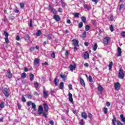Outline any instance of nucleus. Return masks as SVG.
I'll return each instance as SVG.
<instances>
[{
    "label": "nucleus",
    "instance_id": "nucleus-37",
    "mask_svg": "<svg viewBox=\"0 0 125 125\" xmlns=\"http://www.w3.org/2000/svg\"><path fill=\"white\" fill-rule=\"evenodd\" d=\"M34 85L36 89H38V87H39V83H38V82L34 83Z\"/></svg>",
    "mask_w": 125,
    "mask_h": 125
},
{
    "label": "nucleus",
    "instance_id": "nucleus-30",
    "mask_svg": "<svg viewBox=\"0 0 125 125\" xmlns=\"http://www.w3.org/2000/svg\"><path fill=\"white\" fill-rule=\"evenodd\" d=\"M26 77H27V74H26V73H23L21 74V78L22 79H25Z\"/></svg>",
    "mask_w": 125,
    "mask_h": 125
},
{
    "label": "nucleus",
    "instance_id": "nucleus-59",
    "mask_svg": "<svg viewBox=\"0 0 125 125\" xmlns=\"http://www.w3.org/2000/svg\"><path fill=\"white\" fill-rule=\"evenodd\" d=\"M77 50H78V48H77V46H74V51H77Z\"/></svg>",
    "mask_w": 125,
    "mask_h": 125
},
{
    "label": "nucleus",
    "instance_id": "nucleus-45",
    "mask_svg": "<svg viewBox=\"0 0 125 125\" xmlns=\"http://www.w3.org/2000/svg\"><path fill=\"white\" fill-rule=\"evenodd\" d=\"M34 95H36V96H39L40 95V93H38V92H34L33 93Z\"/></svg>",
    "mask_w": 125,
    "mask_h": 125
},
{
    "label": "nucleus",
    "instance_id": "nucleus-43",
    "mask_svg": "<svg viewBox=\"0 0 125 125\" xmlns=\"http://www.w3.org/2000/svg\"><path fill=\"white\" fill-rule=\"evenodd\" d=\"M88 117L90 120H91V119H92V114H91L90 113H88Z\"/></svg>",
    "mask_w": 125,
    "mask_h": 125
},
{
    "label": "nucleus",
    "instance_id": "nucleus-57",
    "mask_svg": "<svg viewBox=\"0 0 125 125\" xmlns=\"http://www.w3.org/2000/svg\"><path fill=\"white\" fill-rule=\"evenodd\" d=\"M106 106H107V107H110V103H109V102H106Z\"/></svg>",
    "mask_w": 125,
    "mask_h": 125
},
{
    "label": "nucleus",
    "instance_id": "nucleus-48",
    "mask_svg": "<svg viewBox=\"0 0 125 125\" xmlns=\"http://www.w3.org/2000/svg\"><path fill=\"white\" fill-rule=\"evenodd\" d=\"M32 104H33V103H32V102L31 101H29L27 102V106H31V105H32Z\"/></svg>",
    "mask_w": 125,
    "mask_h": 125
},
{
    "label": "nucleus",
    "instance_id": "nucleus-14",
    "mask_svg": "<svg viewBox=\"0 0 125 125\" xmlns=\"http://www.w3.org/2000/svg\"><path fill=\"white\" fill-rule=\"evenodd\" d=\"M69 68L70 69V70L71 71V72H73V71H74V70L76 69V65H73L72 64H71L70 65H69Z\"/></svg>",
    "mask_w": 125,
    "mask_h": 125
},
{
    "label": "nucleus",
    "instance_id": "nucleus-42",
    "mask_svg": "<svg viewBox=\"0 0 125 125\" xmlns=\"http://www.w3.org/2000/svg\"><path fill=\"white\" fill-rule=\"evenodd\" d=\"M83 23L82 22H81L79 24V28H83Z\"/></svg>",
    "mask_w": 125,
    "mask_h": 125
},
{
    "label": "nucleus",
    "instance_id": "nucleus-23",
    "mask_svg": "<svg viewBox=\"0 0 125 125\" xmlns=\"http://www.w3.org/2000/svg\"><path fill=\"white\" fill-rule=\"evenodd\" d=\"M32 108L34 110V111H37V106L36 105V104L35 103H33L32 104Z\"/></svg>",
    "mask_w": 125,
    "mask_h": 125
},
{
    "label": "nucleus",
    "instance_id": "nucleus-61",
    "mask_svg": "<svg viewBox=\"0 0 125 125\" xmlns=\"http://www.w3.org/2000/svg\"><path fill=\"white\" fill-rule=\"evenodd\" d=\"M31 51H34L35 50V48L34 47H31L30 48Z\"/></svg>",
    "mask_w": 125,
    "mask_h": 125
},
{
    "label": "nucleus",
    "instance_id": "nucleus-5",
    "mask_svg": "<svg viewBox=\"0 0 125 125\" xmlns=\"http://www.w3.org/2000/svg\"><path fill=\"white\" fill-rule=\"evenodd\" d=\"M68 99L69 101H70L71 103L74 104V101L73 100V95L70 92L68 93Z\"/></svg>",
    "mask_w": 125,
    "mask_h": 125
},
{
    "label": "nucleus",
    "instance_id": "nucleus-2",
    "mask_svg": "<svg viewBox=\"0 0 125 125\" xmlns=\"http://www.w3.org/2000/svg\"><path fill=\"white\" fill-rule=\"evenodd\" d=\"M3 93L6 97H8V96H9V89L4 88L3 90Z\"/></svg>",
    "mask_w": 125,
    "mask_h": 125
},
{
    "label": "nucleus",
    "instance_id": "nucleus-32",
    "mask_svg": "<svg viewBox=\"0 0 125 125\" xmlns=\"http://www.w3.org/2000/svg\"><path fill=\"white\" fill-rule=\"evenodd\" d=\"M36 36L37 37H40L41 35H42V31L41 30H38V32L36 33Z\"/></svg>",
    "mask_w": 125,
    "mask_h": 125
},
{
    "label": "nucleus",
    "instance_id": "nucleus-33",
    "mask_svg": "<svg viewBox=\"0 0 125 125\" xmlns=\"http://www.w3.org/2000/svg\"><path fill=\"white\" fill-rule=\"evenodd\" d=\"M43 95L44 97H47V95H48V92L43 91Z\"/></svg>",
    "mask_w": 125,
    "mask_h": 125
},
{
    "label": "nucleus",
    "instance_id": "nucleus-64",
    "mask_svg": "<svg viewBox=\"0 0 125 125\" xmlns=\"http://www.w3.org/2000/svg\"><path fill=\"white\" fill-rule=\"evenodd\" d=\"M42 115H43V116H44V117L45 118H46V114L45 113L43 112V113H42Z\"/></svg>",
    "mask_w": 125,
    "mask_h": 125
},
{
    "label": "nucleus",
    "instance_id": "nucleus-63",
    "mask_svg": "<svg viewBox=\"0 0 125 125\" xmlns=\"http://www.w3.org/2000/svg\"><path fill=\"white\" fill-rule=\"evenodd\" d=\"M17 41H20V37H19V36H18L16 38Z\"/></svg>",
    "mask_w": 125,
    "mask_h": 125
},
{
    "label": "nucleus",
    "instance_id": "nucleus-25",
    "mask_svg": "<svg viewBox=\"0 0 125 125\" xmlns=\"http://www.w3.org/2000/svg\"><path fill=\"white\" fill-rule=\"evenodd\" d=\"M97 47H98V45L97 43H95L93 47V49L94 51H96V49H97Z\"/></svg>",
    "mask_w": 125,
    "mask_h": 125
},
{
    "label": "nucleus",
    "instance_id": "nucleus-7",
    "mask_svg": "<svg viewBox=\"0 0 125 125\" xmlns=\"http://www.w3.org/2000/svg\"><path fill=\"white\" fill-rule=\"evenodd\" d=\"M116 123L118 124V121H117V118H116V116H115L114 115H113L112 124L113 125H116Z\"/></svg>",
    "mask_w": 125,
    "mask_h": 125
},
{
    "label": "nucleus",
    "instance_id": "nucleus-40",
    "mask_svg": "<svg viewBox=\"0 0 125 125\" xmlns=\"http://www.w3.org/2000/svg\"><path fill=\"white\" fill-rule=\"evenodd\" d=\"M89 29H90V27H89L88 25H86L85 28V31H88Z\"/></svg>",
    "mask_w": 125,
    "mask_h": 125
},
{
    "label": "nucleus",
    "instance_id": "nucleus-56",
    "mask_svg": "<svg viewBox=\"0 0 125 125\" xmlns=\"http://www.w3.org/2000/svg\"><path fill=\"white\" fill-rule=\"evenodd\" d=\"M59 12H62L63 11V9L61 8H59L58 10Z\"/></svg>",
    "mask_w": 125,
    "mask_h": 125
},
{
    "label": "nucleus",
    "instance_id": "nucleus-34",
    "mask_svg": "<svg viewBox=\"0 0 125 125\" xmlns=\"http://www.w3.org/2000/svg\"><path fill=\"white\" fill-rule=\"evenodd\" d=\"M52 35L50 34H48L47 36H46V38H48L49 40H52Z\"/></svg>",
    "mask_w": 125,
    "mask_h": 125
},
{
    "label": "nucleus",
    "instance_id": "nucleus-39",
    "mask_svg": "<svg viewBox=\"0 0 125 125\" xmlns=\"http://www.w3.org/2000/svg\"><path fill=\"white\" fill-rule=\"evenodd\" d=\"M103 110L104 114H107L108 113V108H107L106 107H104Z\"/></svg>",
    "mask_w": 125,
    "mask_h": 125
},
{
    "label": "nucleus",
    "instance_id": "nucleus-1",
    "mask_svg": "<svg viewBox=\"0 0 125 125\" xmlns=\"http://www.w3.org/2000/svg\"><path fill=\"white\" fill-rule=\"evenodd\" d=\"M118 78L121 79H123L125 78V73H124V70L123 69V68H121L119 70L118 73Z\"/></svg>",
    "mask_w": 125,
    "mask_h": 125
},
{
    "label": "nucleus",
    "instance_id": "nucleus-36",
    "mask_svg": "<svg viewBox=\"0 0 125 125\" xmlns=\"http://www.w3.org/2000/svg\"><path fill=\"white\" fill-rule=\"evenodd\" d=\"M4 35L5 38H8V36H9V34H8V33H7V32L6 31H4Z\"/></svg>",
    "mask_w": 125,
    "mask_h": 125
},
{
    "label": "nucleus",
    "instance_id": "nucleus-58",
    "mask_svg": "<svg viewBox=\"0 0 125 125\" xmlns=\"http://www.w3.org/2000/svg\"><path fill=\"white\" fill-rule=\"evenodd\" d=\"M68 87H69V89H70V90H71L72 89V85L69 84V85H68Z\"/></svg>",
    "mask_w": 125,
    "mask_h": 125
},
{
    "label": "nucleus",
    "instance_id": "nucleus-3",
    "mask_svg": "<svg viewBox=\"0 0 125 125\" xmlns=\"http://www.w3.org/2000/svg\"><path fill=\"white\" fill-rule=\"evenodd\" d=\"M49 10L51 11V12H52L53 14H56L57 11L56 9H54L51 5H49Z\"/></svg>",
    "mask_w": 125,
    "mask_h": 125
},
{
    "label": "nucleus",
    "instance_id": "nucleus-16",
    "mask_svg": "<svg viewBox=\"0 0 125 125\" xmlns=\"http://www.w3.org/2000/svg\"><path fill=\"white\" fill-rule=\"evenodd\" d=\"M84 58L85 59H88L89 58V54L87 52H85L84 54Z\"/></svg>",
    "mask_w": 125,
    "mask_h": 125
},
{
    "label": "nucleus",
    "instance_id": "nucleus-53",
    "mask_svg": "<svg viewBox=\"0 0 125 125\" xmlns=\"http://www.w3.org/2000/svg\"><path fill=\"white\" fill-rule=\"evenodd\" d=\"M92 1L95 2V4H97V2H98V0H92Z\"/></svg>",
    "mask_w": 125,
    "mask_h": 125
},
{
    "label": "nucleus",
    "instance_id": "nucleus-10",
    "mask_svg": "<svg viewBox=\"0 0 125 125\" xmlns=\"http://www.w3.org/2000/svg\"><path fill=\"white\" fill-rule=\"evenodd\" d=\"M53 18L56 21H60V17L58 15H54L53 16Z\"/></svg>",
    "mask_w": 125,
    "mask_h": 125
},
{
    "label": "nucleus",
    "instance_id": "nucleus-11",
    "mask_svg": "<svg viewBox=\"0 0 125 125\" xmlns=\"http://www.w3.org/2000/svg\"><path fill=\"white\" fill-rule=\"evenodd\" d=\"M81 117L83 119H87V114L85 112H82L81 114Z\"/></svg>",
    "mask_w": 125,
    "mask_h": 125
},
{
    "label": "nucleus",
    "instance_id": "nucleus-60",
    "mask_svg": "<svg viewBox=\"0 0 125 125\" xmlns=\"http://www.w3.org/2000/svg\"><path fill=\"white\" fill-rule=\"evenodd\" d=\"M20 7L21 8H23V7H24V4L23 3H21L20 4Z\"/></svg>",
    "mask_w": 125,
    "mask_h": 125
},
{
    "label": "nucleus",
    "instance_id": "nucleus-50",
    "mask_svg": "<svg viewBox=\"0 0 125 125\" xmlns=\"http://www.w3.org/2000/svg\"><path fill=\"white\" fill-rule=\"evenodd\" d=\"M49 124H50V125H54V122H53V121H52V120H50L49 122Z\"/></svg>",
    "mask_w": 125,
    "mask_h": 125
},
{
    "label": "nucleus",
    "instance_id": "nucleus-55",
    "mask_svg": "<svg viewBox=\"0 0 125 125\" xmlns=\"http://www.w3.org/2000/svg\"><path fill=\"white\" fill-rule=\"evenodd\" d=\"M84 45H85V46H88V45L89 44V43H88V42H85L84 43Z\"/></svg>",
    "mask_w": 125,
    "mask_h": 125
},
{
    "label": "nucleus",
    "instance_id": "nucleus-51",
    "mask_svg": "<svg viewBox=\"0 0 125 125\" xmlns=\"http://www.w3.org/2000/svg\"><path fill=\"white\" fill-rule=\"evenodd\" d=\"M84 122H83V119H82L80 122V125H83Z\"/></svg>",
    "mask_w": 125,
    "mask_h": 125
},
{
    "label": "nucleus",
    "instance_id": "nucleus-20",
    "mask_svg": "<svg viewBox=\"0 0 125 125\" xmlns=\"http://www.w3.org/2000/svg\"><path fill=\"white\" fill-rule=\"evenodd\" d=\"M54 83L55 85H58V83H59V80L57 79V78H56L54 81Z\"/></svg>",
    "mask_w": 125,
    "mask_h": 125
},
{
    "label": "nucleus",
    "instance_id": "nucleus-4",
    "mask_svg": "<svg viewBox=\"0 0 125 125\" xmlns=\"http://www.w3.org/2000/svg\"><path fill=\"white\" fill-rule=\"evenodd\" d=\"M42 112H43V107H42V105H40L38 110V114H39V115H42Z\"/></svg>",
    "mask_w": 125,
    "mask_h": 125
},
{
    "label": "nucleus",
    "instance_id": "nucleus-52",
    "mask_svg": "<svg viewBox=\"0 0 125 125\" xmlns=\"http://www.w3.org/2000/svg\"><path fill=\"white\" fill-rule=\"evenodd\" d=\"M124 6H125V5L124 4L120 5L119 10H121L123 8V7H124Z\"/></svg>",
    "mask_w": 125,
    "mask_h": 125
},
{
    "label": "nucleus",
    "instance_id": "nucleus-17",
    "mask_svg": "<svg viewBox=\"0 0 125 125\" xmlns=\"http://www.w3.org/2000/svg\"><path fill=\"white\" fill-rule=\"evenodd\" d=\"M80 83L82 85H83V86H85V83H84V81H83V78H80Z\"/></svg>",
    "mask_w": 125,
    "mask_h": 125
},
{
    "label": "nucleus",
    "instance_id": "nucleus-21",
    "mask_svg": "<svg viewBox=\"0 0 125 125\" xmlns=\"http://www.w3.org/2000/svg\"><path fill=\"white\" fill-rule=\"evenodd\" d=\"M7 77L8 79H11L12 78V74L9 71H7Z\"/></svg>",
    "mask_w": 125,
    "mask_h": 125
},
{
    "label": "nucleus",
    "instance_id": "nucleus-6",
    "mask_svg": "<svg viewBox=\"0 0 125 125\" xmlns=\"http://www.w3.org/2000/svg\"><path fill=\"white\" fill-rule=\"evenodd\" d=\"M114 86L116 90H120V88H121V85L119 82L115 83Z\"/></svg>",
    "mask_w": 125,
    "mask_h": 125
},
{
    "label": "nucleus",
    "instance_id": "nucleus-31",
    "mask_svg": "<svg viewBox=\"0 0 125 125\" xmlns=\"http://www.w3.org/2000/svg\"><path fill=\"white\" fill-rule=\"evenodd\" d=\"M63 87H64V83L61 82L60 83V89H63Z\"/></svg>",
    "mask_w": 125,
    "mask_h": 125
},
{
    "label": "nucleus",
    "instance_id": "nucleus-41",
    "mask_svg": "<svg viewBox=\"0 0 125 125\" xmlns=\"http://www.w3.org/2000/svg\"><path fill=\"white\" fill-rule=\"evenodd\" d=\"M79 15H80V14L78 13H75L74 14V17H77V18H79Z\"/></svg>",
    "mask_w": 125,
    "mask_h": 125
},
{
    "label": "nucleus",
    "instance_id": "nucleus-12",
    "mask_svg": "<svg viewBox=\"0 0 125 125\" xmlns=\"http://www.w3.org/2000/svg\"><path fill=\"white\" fill-rule=\"evenodd\" d=\"M117 51L118 52V54L117 55V56L120 57L122 56V49L121 47H118L117 48Z\"/></svg>",
    "mask_w": 125,
    "mask_h": 125
},
{
    "label": "nucleus",
    "instance_id": "nucleus-35",
    "mask_svg": "<svg viewBox=\"0 0 125 125\" xmlns=\"http://www.w3.org/2000/svg\"><path fill=\"white\" fill-rule=\"evenodd\" d=\"M88 80H89L90 83H93V80H92V77L90 75L89 76Z\"/></svg>",
    "mask_w": 125,
    "mask_h": 125
},
{
    "label": "nucleus",
    "instance_id": "nucleus-24",
    "mask_svg": "<svg viewBox=\"0 0 125 125\" xmlns=\"http://www.w3.org/2000/svg\"><path fill=\"white\" fill-rule=\"evenodd\" d=\"M82 38L83 40H84L85 38H86V32L84 31L83 33L82 34Z\"/></svg>",
    "mask_w": 125,
    "mask_h": 125
},
{
    "label": "nucleus",
    "instance_id": "nucleus-47",
    "mask_svg": "<svg viewBox=\"0 0 125 125\" xmlns=\"http://www.w3.org/2000/svg\"><path fill=\"white\" fill-rule=\"evenodd\" d=\"M22 101L23 102H26V98H25V97L24 96H22L21 97Z\"/></svg>",
    "mask_w": 125,
    "mask_h": 125
},
{
    "label": "nucleus",
    "instance_id": "nucleus-49",
    "mask_svg": "<svg viewBox=\"0 0 125 125\" xmlns=\"http://www.w3.org/2000/svg\"><path fill=\"white\" fill-rule=\"evenodd\" d=\"M51 57L52 58H55V53L54 52L52 53Z\"/></svg>",
    "mask_w": 125,
    "mask_h": 125
},
{
    "label": "nucleus",
    "instance_id": "nucleus-28",
    "mask_svg": "<svg viewBox=\"0 0 125 125\" xmlns=\"http://www.w3.org/2000/svg\"><path fill=\"white\" fill-rule=\"evenodd\" d=\"M113 66V62H111L108 65V69L110 71L112 70V67Z\"/></svg>",
    "mask_w": 125,
    "mask_h": 125
},
{
    "label": "nucleus",
    "instance_id": "nucleus-19",
    "mask_svg": "<svg viewBox=\"0 0 125 125\" xmlns=\"http://www.w3.org/2000/svg\"><path fill=\"white\" fill-rule=\"evenodd\" d=\"M83 6L84 8L87 9V10H90L91 9V7L88 6V5L86 4H84Z\"/></svg>",
    "mask_w": 125,
    "mask_h": 125
},
{
    "label": "nucleus",
    "instance_id": "nucleus-26",
    "mask_svg": "<svg viewBox=\"0 0 125 125\" xmlns=\"http://www.w3.org/2000/svg\"><path fill=\"white\" fill-rule=\"evenodd\" d=\"M81 20L83 21V22H84V23H87L86 18H85V17H82Z\"/></svg>",
    "mask_w": 125,
    "mask_h": 125
},
{
    "label": "nucleus",
    "instance_id": "nucleus-22",
    "mask_svg": "<svg viewBox=\"0 0 125 125\" xmlns=\"http://www.w3.org/2000/svg\"><path fill=\"white\" fill-rule=\"evenodd\" d=\"M24 39L26 42H29V41H30V36L28 34L25 35L24 36Z\"/></svg>",
    "mask_w": 125,
    "mask_h": 125
},
{
    "label": "nucleus",
    "instance_id": "nucleus-18",
    "mask_svg": "<svg viewBox=\"0 0 125 125\" xmlns=\"http://www.w3.org/2000/svg\"><path fill=\"white\" fill-rule=\"evenodd\" d=\"M40 63V60L37 58H35L34 60V64L38 65Z\"/></svg>",
    "mask_w": 125,
    "mask_h": 125
},
{
    "label": "nucleus",
    "instance_id": "nucleus-9",
    "mask_svg": "<svg viewBox=\"0 0 125 125\" xmlns=\"http://www.w3.org/2000/svg\"><path fill=\"white\" fill-rule=\"evenodd\" d=\"M109 38L108 37H106L104 39V44H107V43H109Z\"/></svg>",
    "mask_w": 125,
    "mask_h": 125
},
{
    "label": "nucleus",
    "instance_id": "nucleus-27",
    "mask_svg": "<svg viewBox=\"0 0 125 125\" xmlns=\"http://www.w3.org/2000/svg\"><path fill=\"white\" fill-rule=\"evenodd\" d=\"M44 109L45 112H47V111H48V105H47L46 104H44Z\"/></svg>",
    "mask_w": 125,
    "mask_h": 125
},
{
    "label": "nucleus",
    "instance_id": "nucleus-62",
    "mask_svg": "<svg viewBox=\"0 0 125 125\" xmlns=\"http://www.w3.org/2000/svg\"><path fill=\"white\" fill-rule=\"evenodd\" d=\"M84 66H85V67H88L89 64H88V63H85L84 64Z\"/></svg>",
    "mask_w": 125,
    "mask_h": 125
},
{
    "label": "nucleus",
    "instance_id": "nucleus-13",
    "mask_svg": "<svg viewBox=\"0 0 125 125\" xmlns=\"http://www.w3.org/2000/svg\"><path fill=\"white\" fill-rule=\"evenodd\" d=\"M98 91L100 92V93L101 94V93H102L103 89H104V88H103V87H102L101 85H100L98 86Z\"/></svg>",
    "mask_w": 125,
    "mask_h": 125
},
{
    "label": "nucleus",
    "instance_id": "nucleus-15",
    "mask_svg": "<svg viewBox=\"0 0 125 125\" xmlns=\"http://www.w3.org/2000/svg\"><path fill=\"white\" fill-rule=\"evenodd\" d=\"M29 78L31 82H33V81H34V79H35V76L34 74L30 73L29 75Z\"/></svg>",
    "mask_w": 125,
    "mask_h": 125
},
{
    "label": "nucleus",
    "instance_id": "nucleus-46",
    "mask_svg": "<svg viewBox=\"0 0 125 125\" xmlns=\"http://www.w3.org/2000/svg\"><path fill=\"white\" fill-rule=\"evenodd\" d=\"M110 30L111 32H113L114 31V27H113L112 25H110Z\"/></svg>",
    "mask_w": 125,
    "mask_h": 125
},
{
    "label": "nucleus",
    "instance_id": "nucleus-38",
    "mask_svg": "<svg viewBox=\"0 0 125 125\" xmlns=\"http://www.w3.org/2000/svg\"><path fill=\"white\" fill-rule=\"evenodd\" d=\"M0 107L1 108V109H3V108L4 107V102H2L0 104Z\"/></svg>",
    "mask_w": 125,
    "mask_h": 125
},
{
    "label": "nucleus",
    "instance_id": "nucleus-29",
    "mask_svg": "<svg viewBox=\"0 0 125 125\" xmlns=\"http://www.w3.org/2000/svg\"><path fill=\"white\" fill-rule=\"evenodd\" d=\"M60 76L61 79H62V80H63L64 81H65L66 78H67V76L66 75H63L62 74H60Z\"/></svg>",
    "mask_w": 125,
    "mask_h": 125
},
{
    "label": "nucleus",
    "instance_id": "nucleus-44",
    "mask_svg": "<svg viewBox=\"0 0 125 125\" xmlns=\"http://www.w3.org/2000/svg\"><path fill=\"white\" fill-rule=\"evenodd\" d=\"M5 41L6 42V43H9V40H8V37L5 38Z\"/></svg>",
    "mask_w": 125,
    "mask_h": 125
},
{
    "label": "nucleus",
    "instance_id": "nucleus-8",
    "mask_svg": "<svg viewBox=\"0 0 125 125\" xmlns=\"http://www.w3.org/2000/svg\"><path fill=\"white\" fill-rule=\"evenodd\" d=\"M74 46H79V41L76 39L72 40Z\"/></svg>",
    "mask_w": 125,
    "mask_h": 125
},
{
    "label": "nucleus",
    "instance_id": "nucleus-54",
    "mask_svg": "<svg viewBox=\"0 0 125 125\" xmlns=\"http://www.w3.org/2000/svg\"><path fill=\"white\" fill-rule=\"evenodd\" d=\"M121 36L122 37H125V31H123L122 33H121Z\"/></svg>",
    "mask_w": 125,
    "mask_h": 125
}]
</instances>
